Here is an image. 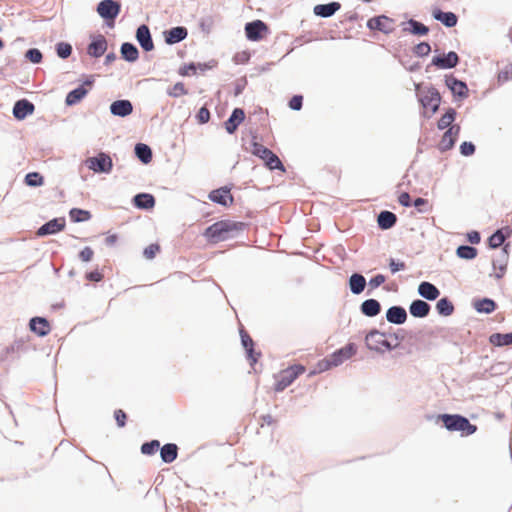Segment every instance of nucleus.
I'll return each mask as SVG.
<instances>
[{"label":"nucleus","instance_id":"nucleus-62","mask_svg":"<svg viewBox=\"0 0 512 512\" xmlns=\"http://www.w3.org/2000/svg\"><path fill=\"white\" fill-rule=\"evenodd\" d=\"M160 251L161 246L158 243H151L143 249V257L153 260Z\"/></svg>","mask_w":512,"mask_h":512},{"label":"nucleus","instance_id":"nucleus-32","mask_svg":"<svg viewBox=\"0 0 512 512\" xmlns=\"http://www.w3.org/2000/svg\"><path fill=\"white\" fill-rule=\"evenodd\" d=\"M342 5L338 1L317 4L313 7V14L319 18H330L341 9Z\"/></svg>","mask_w":512,"mask_h":512},{"label":"nucleus","instance_id":"nucleus-21","mask_svg":"<svg viewBox=\"0 0 512 512\" xmlns=\"http://www.w3.org/2000/svg\"><path fill=\"white\" fill-rule=\"evenodd\" d=\"M245 119V110L243 108L236 107L232 110L229 117L224 121L223 126L229 135H233L236 133L239 126L245 121Z\"/></svg>","mask_w":512,"mask_h":512},{"label":"nucleus","instance_id":"nucleus-56","mask_svg":"<svg viewBox=\"0 0 512 512\" xmlns=\"http://www.w3.org/2000/svg\"><path fill=\"white\" fill-rule=\"evenodd\" d=\"M387 280V277L384 274L378 273L372 276L369 281L367 282V285L369 286V289L367 291V294L369 295L372 290L380 287L382 284H384Z\"/></svg>","mask_w":512,"mask_h":512},{"label":"nucleus","instance_id":"nucleus-28","mask_svg":"<svg viewBox=\"0 0 512 512\" xmlns=\"http://www.w3.org/2000/svg\"><path fill=\"white\" fill-rule=\"evenodd\" d=\"M402 31L410 33L413 36L424 37L430 32V28L421 21L414 18H410L405 22L401 23Z\"/></svg>","mask_w":512,"mask_h":512},{"label":"nucleus","instance_id":"nucleus-58","mask_svg":"<svg viewBox=\"0 0 512 512\" xmlns=\"http://www.w3.org/2000/svg\"><path fill=\"white\" fill-rule=\"evenodd\" d=\"M510 80H512V64L506 65L497 74V83L499 86Z\"/></svg>","mask_w":512,"mask_h":512},{"label":"nucleus","instance_id":"nucleus-48","mask_svg":"<svg viewBox=\"0 0 512 512\" xmlns=\"http://www.w3.org/2000/svg\"><path fill=\"white\" fill-rule=\"evenodd\" d=\"M161 449V443L158 439L144 441L140 446L141 454L145 456H153Z\"/></svg>","mask_w":512,"mask_h":512},{"label":"nucleus","instance_id":"nucleus-29","mask_svg":"<svg viewBox=\"0 0 512 512\" xmlns=\"http://www.w3.org/2000/svg\"><path fill=\"white\" fill-rule=\"evenodd\" d=\"M417 294L425 301L432 302L440 297L441 291L435 284L429 281H422L418 284Z\"/></svg>","mask_w":512,"mask_h":512},{"label":"nucleus","instance_id":"nucleus-3","mask_svg":"<svg viewBox=\"0 0 512 512\" xmlns=\"http://www.w3.org/2000/svg\"><path fill=\"white\" fill-rule=\"evenodd\" d=\"M364 342L368 350L379 354L398 348V343L393 344L386 338V331H381L375 327L366 332Z\"/></svg>","mask_w":512,"mask_h":512},{"label":"nucleus","instance_id":"nucleus-11","mask_svg":"<svg viewBox=\"0 0 512 512\" xmlns=\"http://www.w3.org/2000/svg\"><path fill=\"white\" fill-rule=\"evenodd\" d=\"M241 346L244 349L245 357L250 366H254L261 358V351L256 350V343L243 325L239 327Z\"/></svg>","mask_w":512,"mask_h":512},{"label":"nucleus","instance_id":"nucleus-24","mask_svg":"<svg viewBox=\"0 0 512 512\" xmlns=\"http://www.w3.org/2000/svg\"><path fill=\"white\" fill-rule=\"evenodd\" d=\"M164 42L167 45H174L184 41L188 37V29L185 26H173L162 32Z\"/></svg>","mask_w":512,"mask_h":512},{"label":"nucleus","instance_id":"nucleus-39","mask_svg":"<svg viewBox=\"0 0 512 512\" xmlns=\"http://www.w3.org/2000/svg\"><path fill=\"white\" fill-rule=\"evenodd\" d=\"M133 152L135 157L144 165L152 161L153 151L148 144L142 142L136 143Z\"/></svg>","mask_w":512,"mask_h":512},{"label":"nucleus","instance_id":"nucleus-53","mask_svg":"<svg viewBox=\"0 0 512 512\" xmlns=\"http://www.w3.org/2000/svg\"><path fill=\"white\" fill-rule=\"evenodd\" d=\"M501 230H494L493 233L487 238L486 245L489 249L495 250L504 243V237L501 235Z\"/></svg>","mask_w":512,"mask_h":512},{"label":"nucleus","instance_id":"nucleus-60","mask_svg":"<svg viewBox=\"0 0 512 512\" xmlns=\"http://www.w3.org/2000/svg\"><path fill=\"white\" fill-rule=\"evenodd\" d=\"M304 97L302 94H294L287 103L292 111H300L303 108Z\"/></svg>","mask_w":512,"mask_h":512},{"label":"nucleus","instance_id":"nucleus-50","mask_svg":"<svg viewBox=\"0 0 512 512\" xmlns=\"http://www.w3.org/2000/svg\"><path fill=\"white\" fill-rule=\"evenodd\" d=\"M72 51L73 47L67 41H59L55 44L56 55L62 60L68 59L71 56Z\"/></svg>","mask_w":512,"mask_h":512},{"label":"nucleus","instance_id":"nucleus-46","mask_svg":"<svg viewBox=\"0 0 512 512\" xmlns=\"http://www.w3.org/2000/svg\"><path fill=\"white\" fill-rule=\"evenodd\" d=\"M250 146H251V153H252V155L258 157L262 161L271 152V149H269L268 147L260 144L257 141V135L256 134H252V138H251V141H250Z\"/></svg>","mask_w":512,"mask_h":512},{"label":"nucleus","instance_id":"nucleus-19","mask_svg":"<svg viewBox=\"0 0 512 512\" xmlns=\"http://www.w3.org/2000/svg\"><path fill=\"white\" fill-rule=\"evenodd\" d=\"M29 330L38 337L50 334L52 327L50 321L44 316H33L28 322Z\"/></svg>","mask_w":512,"mask_h":512},{"label":"nucleus","instance_id":"nucleus-30","mask_svg":"<svg viewBox=\"0 0 512 512\" xmlns=\"http://www.w3.org/2000/svg\"><path fill=\"white\" fill-rule=\"evenodd\" d=\"M27 350L26 343L23 338L16 339L12 344L6 346L0 353V363L5 362L11 356L12 359L19 358L20 352Z\"/></svg>","mask_w":512,"mask_h":512},{"label":"nucleus","instance_id":"nucleus-14","mask_svg":"<svg viewBox=\"0 0 512 512\" xmlns=\"http://www.w3.org/2000/svg\"><path fill=\"white\" fill-rule=\"evenodd\" d=\"M358 346L354 342H348L344 346L336 349L330 355L327 356L332 367H338L343 364L346 360L350 359L357 354Z\"/></svg>","mask_w":512,"mask_h":512},{"label":"nucleus","instance_id":"nucleus-35","mask_svg":"<svg viewBox=\"0 0 512 512\" xmlns=\"http://www.w3.org/2000/svg\"><path fill=\"white\" fill-rule=\"evenodd\" d=\"M397 220V215L389 210H381L376 217L377 227L382 231L393 228Z\"/></svg>","mask_w":512,"mask_h":512},{"label":"nucleus","instance_id":"nucleus-10","mask_svg":"<svg viewBox=\"0 0 512 512\" xmlns=\"http://www.w3.org/2000/svg\"><path fill=\"white\" fill-rule=\"evenodd\" d=\"M444 83L451 92L454 102H462L469 96V88L465 81L458 79L453 73L444 76Z\"/></svg>","mask_w":512,"mask_h":512},{"label":"nucleus","instance_id":"nucleus-20","mask_svg":"<svg viewBox=\"0 0 512 512\" xmlns=\"http://www.w3.org/2000/svg\"><path fill=\"white\" fill-rule=\"evenodd\" d=\"M34 111V103L26 98H21L15 101L12 108L13 117L18 121L25 120L27 117L31 116Z\"/></svg>","mask_w":512,"mask_h":512},{"label":"nucleus","instance_id":"nucleus-13","mask_svg":"<svg viewBox=\"0 0 512 512\" xmlns=\"http://www.w3.org/2000/svg\"><path fill=\"white\" fill-rule=\"evenodd\" d=\"M233 187L234 184L229 183L219 188L213 189L209 192L208 199L215 204L229 208L234 204V197L231 194Z\"/></svg>","mask_w":512,"mask_h":512},{"label":"nucleus","instance_id":"nucleus-8","mask_svg":"<svg viewBox=\"0 0 512 512\" xmlns=\"http://www.w3.org/2000/svg\"><path fill=\"white\" fill-rule=\"evenodd\" d=\"M432 56L429 64L426 65L425 71L430 72L432 67L439 70H450L457 67L460 64V57L455 51H448L444 53H438Z\"/></svg>","mask_w":512,"mask_h":512},{"label":"nucleus","instance_id":"nucleus-61","mask_svg":"<svg viewBox=\"0 0 512 512\" xmlns=\"http://www.w3.org/2000/svg\"><path fill=\"white\" fill-rule=\"evenodd\" d=\"M459 152L464 157L473 156L476 152V145L472 141H463L459 146Z\"/></svg>","mask_w":512,"mask_h":512},{"label":"nucleus","instance_id":"nucleus-54","mask_svg":"<svg viewBox=\"0 0 512 512\" xmlns=\"http://www.w3.org/2000/svg\"><path fill=\"white\" fill-rule=\"evenodd\" d=\"M24 59L32 64H40L43 61V54L38 48H29L24 53Z\"/></svg>","mask_w":512,"mask_h":512},{"label":"nucleus","instance_id":"nucleus-55","mask_svg":"<svg viewBox=\"0 0 512 512\" xmlns=\"http://www.w3.org/2000/svg\"><path fill=\"white\" fill-rule=\"evenodd\" d=\"M211 113L207 106L204 104L201 106L195 114V120L199 125H204L210 121Z\"/></svg>","mask_w":512,"mask_h":512},{"label":"nucleus","instance_id":"nucleus-17","mask_svg":"<svg viewBox=\"0 0 512 512\" xmlns=\"http://www.w3.org/2000/svg\"><path fill=\"white\" fill-rule=\"evenodd\" d=\"M66 227V219L65 217H55L44 224H42L36 231L37 236L45 237L49 235H56L59 232L63 231Z\"/></svg>","mask_w":512,"mask_h":512},{"label":"nucleus","instance_id":"nucleus-2","mask_svg":"<svg viewBox=\"0 0 512 512\" xmlns=\"http://www.w3.org/2000/svg\"><path fill=\"white\" fill-rule=\"evenodd\" d=\"M425 418L449 432H459L462 437L471 436L478 429L477 425L472 424L466 416L459 413L426 414Z\"/></svg>","mask_w":512,"mask_h":512},{"label":"nucleus","instance_id":"nucleus-34","mask_svg":"<svg viewBox=\"0 0 512 512\" xmlns=\"http://www.w3.org/2000/svg\"><path fill=\"white\" fill-rule=\"evenodd\" d=\"M347 285L353 295H360L363 293L367 286V281L364 275L360 272H353L347 280Z\"/></svg>","mask_w":512,"mask_h":512},{"label":"nucleus","instance_id":"nucleus-26","mask_svg":"<svg viewBox=\"0 0 512 512\" xmlns=\"http://www.w3.org/2000/svg\"><path fill=\"white\" fill-rule=\"evenodd\" d=\"M131 203L136 209L150 211L156 205V198L151 193L139 192L132 197Z\"/></svg>","mask_w":512,"mask_h":512},{"label":"nucleus","instance_id":"nucleus-1","mask_svg":"<svg viewBox=\"0 0 512 512\" xmlns=\"http://www.w3.org/2000/svg\"><path fill=\"white\" fill-rule=\"evenodd\" d=\"M247 226V223L242 221L222 219L207 226L204 229L202 236L209 244L214 245L219 242L236 238L247 228Z\"/></svg>","mask_w":512,"mask_h":512},{"label":"nucleus","instance_id":"nucleus-52","mask_svg":"<svg viewBox=\"0 0 512 512\" xmlns=\"http://www.w3.org/2000/svg\"><path fill=\"white\" fill-rule=\"evenodd\" d=\"M188 93V89L185 87V84L181 81L176 82L173 86L168 87V89L166 90V94L172 98H179L183 95H187Z\"/></svg>","mask_w":512,"mask_h":512},{"label":"nucleus","instance_id":"nucleus-27","mask_svg":"<svg viewBox=\"0 0 512 512\" xmlns=\"http://www.w3.org/2000/svg\"><path fill=\"white\" fill-rule=\"evenodd\" d=\"M431 305L429 302L422 298H416L411 301L408 307L409 314L418 319H423L429 316L431 312Z\"/></svg>","mask_w":512,"mask_h":512},{"label":"nucleus","instance_id":"nucleus-33","mask_svg":"<svg viewBox=\"0 0 512 512\" xmlns=\"http://www.w3.org/2000/svg\"><path fill=\"white\" fill-rule=\"evenodd\" d=\"M360 313L368 318H374L378 316L382 311V305L379 300L375 298H368L359 306Z\"/></svg>","mask_w":512,"mask_h":512},{"label":"nucleus","instance_id":"nucleus-37","mask_svg":"<svg viewBox=\"0 0 512 512\" xmlns=\"http://www.w3.org/2000/svg\"><path fill=\"white\" fill-rule=\"evenodd\" d=\"M435 310L440 317H449L455 312V305L448 296H443L437 299Z\"/></svg>","mask_w":512,"mask_h":512},{"label":"nucleus","instance_id":"nucleus-40","mask_svg":"<svg viewBox=\"0 0 512 512\" xmlns=\"http://www.w3.org/2000/svg\"><path fill=\"white\" fill-rule=\"evenodd\" d=\"M488 342L494 347L512 345V331L507 333L495 332L489 335Z\"/></svg>","mask_w":512,"mask_h":512},{"label":"nucleus","instance_id":"nucleus-25","mask_svg":"<svg viewBox=\"0 0 512 512\" xmlns=\"http://www.w3.org/2000/svg\"><path fill=\"white\" fill-rule=\"evenodd\" d=\"M385 319L393 325H402L408 319V313L402 305H392L385 312Z\"/></svg>","mask_w":512,"mask_h":512},{"label":"nucleus","instance_id":"nucleus-59","mask_svg":"<svg viewBox=\"0 0 512 512\" xmlns=\"http://www.w3.org/2000/svg\"><path fill=\"white\" fill-rule=\"evenodd\" d=\"M388 267H389L391 274H393V275L400 271H404L407 268L404 261H402L400 259L393 258V257H390L388 259Z\"/></svg>","mask_w":512,"mask_h":512},{"label":"nucleus","instance_id":"nucleus-36","mask_svg":"<svg viewBox=\"0 0 512 512\" xmlns=\"http://www.w3.org/2000/svg\"><path fill=\"white\" fill-rule=\"evenodd\" d=\"M140 57L138 47L132 42H123L120 45V58L128 63H135Z\"/></svg>","mask_w":512,"mask_h":512},{"label":"nucleus","instance_id":"nucleus-42","mask_svg":"<svg viewBox=\"0 0 512 512\" xmlns=\"http://www.w3.org/2000/svg\"><path fill=\"white\" fill-rule=\"evenodd\" d=\"M440 337L448 343H452L459 346L461 343V337L458 334V329L452 327H441L438 329Z\"/></svg>","mask_w":512,"mask_h":512},{"label":"nucleus","instance_id":"nucleus-31","mask_svg":"<svg viewBox=\"0 0 512 512\" xmlns=\"http://www.w3.org/2000/svg\"><path fill=\"white\" fill-rule=\"evenodd\" d=\"M109 111L115 117L125 118L132 114L133 104L129 99H117L110 104Z\"/></svg>","mask_w":512,"mask_h":512},{"label":"nucleus","instance_id":"nucleus-38","mask_svg":"<svg viewBox=\"0 0 512 512\" xmlns=\"http://www.w3.org/2000/svg\"><path fill=\"white\" fill-rule=\"evenodd\" d=\"M159 452L161 461L165 464H171L178 458L179 447L175 443H166L161 446Z\"/></svg>","mask_w":512,"mask_h":512},{"label":"nucleus","instance_id":"nucleus-51","mask_svg":"<svg viewBox=\"0 0 512 512\" xmlns=\"http://www.w3.org/2000/svg\"><path fill=\"white\" fill-rule=\"evenodd\" d=\"M431 51V45L427 41H421L412 47V53L418 58L429 56Z\"/></svg>","mask_w":512,"mask_h":512},{"label":"nucleus","instance_id":"nucleus-47","mask_svg":"<svg viewBox=\"0 0 512 512\" xmlns=\"http://www.w3.org/2000/svg\"><path fill=\"white\" fill-rule=\"evenodd\" d=\"M44 181V176L38 171L28 172L24 177V184L32 188L41 187Z\"/></svg>","mask_w":512,"mask_h":512},{"label":"nucleus","instance_id":"nucleus-9","mask_svg":"<svg viewBox=\"0 0 512 512\" xmlns=\"http://www.w3.org/2000/svg\"><path fill=\"white\" fill-rule=\"evenodd\" d=\"M85 165L96 174H110L113 169V161L109 153L99 151L85 160Z\"/></svg>","mask_w":512,"mask_h":512},{"label":"nucleus","instance_id":"nucleus-41","mask_svg":"<svg viewBox=\"0 0 512 512\" xmlns=\"http://www.w3.org/2000/svg\"><path fill=\"white\" fill-rule=\"evenodd\" d=\"M457 117V111L453 107H447L444 109V113L440 117V119L437 121L436 126L437 129L440 131L445 130L448 128L449 125H451Z\"/></svg>","mask_w":512,"mask_h":512},{"label":"nucleus","instance_id":"nucleus-6","mask_svg":"<svg viewBox=\"0 0 512 512\" xmlns=\"http://www.w3.org/2000/svg\"><path fill=\"white\" fill-rule=\"evenodd\" d=\"M306 368L303 364L295 363L289 365L285 369L281 370L280 373L274 375L276 379L274 384V391L279 393L288 388L292 383L303 373H305Z\"/></svg>","mask_w":512,"mask_h":512},{"label":"nucleus","instance_id":"nucleus-23","mask_svg":"<svg viewBox=\"0 0 512 512\" xmlns=\"http://www.w3.org/2000/svg\"><path fill=\"white\" fill-rule=\"evenodd\" d=\"M431 16L446 28H454L458 23V15L452 11H443L438 6L432 8Z\"/></svg>","mask_w":512,"mask_h":512},{"label":"nucleus","instance_id":"nucleus-45","mask_svg":"<svg viewBox=\"0 0 512 512\" xmlns=\"http://www.w3.org/2000/svg\"><path fill=\"white\" fill-rule=\"evenodd\" d=\"M455 254L459 259L470 261L477 257L478 249L472 245L461 244L456 248Z\"/></svg>","mask_w":512,"mask_h":512},{"label":"nucleus","instance_id":"nucleus-12","mask_svg":"<svg viewBox=\"0 0 512 512\" xmlns=\"http://www.w3.org/2000/svg\"><path fill=\"white\" fill-rule=\"evenodd\" d=\"M244 32L248 41L259 42L270 34V28L264 21L255 19L245 23Z\"/></svg>","mask_w":512,"mask_h":512},{"label":"nucleus","instance_id":"nucleus-5","mask_svg":"<svg viewBox=\"0 0 512 512\" xmlns=\"http://www.w3.org/2000/svg\"><path fill=\"white\" fill-rule=\"evenodd\" d=\"M418 102L421 108V117L430 119L439 111L442 103V96L434 85H430L427 88V94L418 97Z\"/></svg>","mask_w":512,"mask_h":512},{"label":"nucleus","instance_id":"nucleus-18","mask_svg":"<svg viewBox=\"0 0 512 512\" xmlns=\"http://www.w3.org/2000/svg\"><path fill=\"white\" fill-rule=\"evenodd\" d=\"M135 39L144 52L148 53L155 49L153 37L147 24H140L136 28Z\"/></svg>","mask_w":512,"mask_h":512},{"label":"nucleus","instance_id":"nucleus-16","mask_svg":"<svg viewBox=\"0 0 512 512\" xmlns=\"http://www.w3.org/2000/svg\"><path fill=\"white\" fill-rule=\"evenodd\" d=\"M108 48L107 39L102 34L90 35V43L87 45L86 53L95 59L102 57Z\"/></svg>","mask_w":512,"mask_h":512},{"label":"nucleus","instance_id":"nucleus-22","mask_svg":"<svg viewBox=\"0 0 512 512\" xmlns=\"http://www.w3.org/2000/svg\"><path fill=\"white\" fill-rule=\"evenodd\" d=\"M471 306L478 314L485 315L495 312L498 308L497 302L487 296L472 298Z\"/></svg>","mask_w":512,"mask_h":512},{"label":"nucleus","instance_id":"nucleus-49","mask_svg":"<svg viewBox=\"0 0 512 512\" xmlns=\"http://www.w3.org/2000/svg\"><path fill=\"white\" fill-rule=\"evenodd\" d=\"M456 143L457 141H455V139L451 137V132H444L436 147L439 150V152L445 153L447 151L452 150L455 147Z\"/></svg>","mask_w":512,"mask_h":512},{"label":"nucleus","instance_id":"nucleus-7","mask_svg":"<svg viewBox=\"0 0 512 512\" xmlns=\"http://www.w3.org/2000/svg\"><path fill=\"white\" fill-rule=\"evenodd\" d=\"M96 12L103 19L104 25L112 29L121 12V3L119 0H101L96 5Z\"/></svg>","mask_w":512,"mask_h":512},{"label":"nucleus","instance_id":"nucleus-44","mask_svg":"<svg viewBox=\"0 0 512 512\" xmlns=\"http://www.w3.org/2000/svg\"><path fill=\"white\" fill-rule=\"evenodd\" d=\"M68 215L72 223L87 222L92 218V213L89 210L78 207L71 208Z\"/></svg>","mask_w":512,"mask_h":512},{"label":"nucleus","instance_id":"nucleus-57","mask_svg":"<svg viewBox=\"0 0 512 512\" xmlns=\"http://www.w3.org/2000/svg\"><path fill=\"white\" fill-rule=\"evenodd\" d=\"M500 247H501V252H500L498 258L492 260V266H493L494 270H496V266H497L498 262H505V259H509L511 243L504 241V243Z\"/></svg>","mask_w":512,"mask_h":512},{"label":"nucleus","instance_id":"nucleus-64","mask_svg":"<svg viewBox=\"0 0 512 512\" xmlns=\"http://www.w3.org/2000/svg\"><path fill=\"white\" fill-rule=\"evenodd\" d=\"M113 417L116 421L117 427L124 428L126 426L128 415L123 409L114 410Z\"/></svg>","mask_w":512,"mask_h":512},{"label":"nucleus","instance_id":"nucleus-43","mask_svg":"<svg viewBox=\"0 0 512 512\" xmlns=\"http://www.w3.org/2000/svg\"><path fill=\"white\" fill-rule=\"evenodd\" d=\"M263 165L270 171L285 172L286 168L280 158L271 150V152L263 159Z\"/></svg>","mask_w":512,"mask_h":512},{"label":"nucleus","instance_id":"nucleus-15","mask_svg":"<svg viewBox=\"0 0 512 512\" xmlns=\"http://www.w3.org/2000/svg\"><path fill=\"white\" fill-rule=\"evenodd\" d=\"M394 19L385 15L379 14L369 18L366 22V27L370 31H379L385 35L393 33L394 28L391 27L390 23H394Z\"/></svg>","mask_w":512,"mask_h":512},{"label":"nucleus","instance_id":"nucleus-63","mask_svg":"<svg viewBox=\"0 0 512 512\" xmlns=\"http://www.w3.org/2000/svg\"><path fill=\"white\" fill-rule=\"evenodd\" d=\"M195 62H187V63H183L177 73L181 76V77H187V76H191V75H196V68H195Z\"/></svg>","mask_w":512,"mask_h":512},{"label":"nucleus","instance_id":"nucleus-4","mask_svg":"<svg viewBox=\"0 0 512 512\" xmlns=\"http://www.w3.org/2000/svg\"><path fill=\"white\" fill-rule=\"evenodd\" d=\"M94 74H82L79 79L80 83L71 89L65 96L64 103L67 107L79 104L90 92L95 83Z\"/></svg>","mask_w":512,"mask_h":512}]
</instances>
